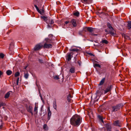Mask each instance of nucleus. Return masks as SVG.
Wrapping results in <instances>:
<instances>
[{"instance_id":"f257e3e1","label":"nucleus","mask_w":131,"mask_h":131,"mask_svg":"<svg viewBox=\"0 0 131 131\" xmlns=\"http://www.w3.org/2000/svg\"><path fill=\"white\" fill-rule=\"evenodd\" d=\"M71 124L75 126H78L81 124L80 116L78 115L73 116L70 119Z\"/></svg>"},{"instance_id":"f03ea898","label":"nucleus","mask_w":131,"mask_h":131,"mask_svg":"<svg viewBox=\"0 0 131 131\" xmlns=\"http://www.w3.org/2000/svg\"><path fill=\"white\" fill-rule=\"evenodd\" d=\"M123 106V104H117L116 105L112 106V112H115L120 110V108Z\"/></svg>"},{"instance_id":"7ed1b4c3","label":"nucleus","mask_w":131,"mask_h":131,"mask_svg":"<svg viewBox=\"0 0 131 131\" xmlns=\"http://www.w3.org/2000/svg\"><path fill=\"white\" fill-rule=\"evenodd\" d=\"M107 26L108 28L110 29V30L109 31L108 34L111 35L112 36H114L116 35L115 33V31L113 28L111 24L109 23H107Z\"/></svg>"},{"instance_id":"20e7f679","label":"nucleus","mask_w":131,"mask_h":131,"mask_svg":"<svg viewBox=\"0 0 131 131\" xmlns=\"http://www.w3.org/2000/svg\"><path fill=\"white\" fill-rule=\"evenodd\" d=\"M113 124L115 126H117L121 127H122L121 122L119 120H116L114 122Z\"/></svg>"},{"instance_id":"39448f33","label":"nucleus","mask_w":131,"mask_h":131,"mask_svg":"<svg viewBox=\"0 0 131 131\" xmlns=\"http://www.w3.org/2000/svg\"><path fill=\"white\" fill-rule=\"evenodd\" d=\"M112 87L113 85H108L106 89L104 90V94H106L108 92H110L111 91Z\"/></svg>"},{"instance_id":"423d86ee","label":"nucleus","mask_w":131,"mask_h":131,"mask_svg":"<svg viewBox=\"0 0 131 131\" xmlns=\"http://www.w3.org/2000/svg\"><path fill=\"white\" fill-rule=\"evenodd\" d=\"M84 30L86 32L87 31L90 32V34H91L94 31V28L90 27H85Z\"/></svg>"},{"instance_id":"0eeeda50","label":"nucleus","mask_w":131,"mask_h":131,"mask_svg":"<svg viewBox=\"0 0 131 131\" xmlns=\"http://www.w3.org/2000/svg\"><path fill=\"white\" fill-rule=\"evenodd\" d=\"M52 45L50 43L48 44L47 43H45L43 46L44 48L49 49L52 48Z\"/></svg>"},{"instance_id":"6e6552de","label":"nucleus","mask_w":131,"mask_h":131,"mask_svg":"<svg viewBox=\"0 0 131 131\" xmlns=\"http://www.w3.org/2000/svg\"><path fill=\"white\" fill-rule=\"evenodd\" d=\"M43 47V46L40 45L39 44L36 45L34 48V51H36L39 50L41 49Z\"/></svg>"},{"instance_id":"1a4fd4ad","label":"nucleus","mask_w":131,"mask_h":131,"mask_svg":"<svg viewBox=\"0 0 131 131\" xmlns=\"http://www.w3.org/2000/svg\"><path fill=\"white\" fill-rule=\"evenodd\" d=\"M26 108L27 111L30 113L32 115L33 114V113L32 112L33 107L31 106H27L26 107Z\"/></svg>"},{"instance_id":"9d476101","label":"nucleus","mask_w":131,"mask_h":131,"mask_svg":"<svg viewBox=\"0 0 131 131\" xmlns=\"http://www.w3.org/2000/svg\"><path fill=\"white\" fill-rule=\"evenodd\" d=\"M105 127L107 131H112V126L109 123H107L105 125Z\"/></svg>"},{"instance_id":"9b49d317","label":"nucleus","mask_w":131,"mask_h":131,"mask_svg":"<svg viewBox=\"0 0 131 131\" xmlns=\"http://www.w3.org/2000/svg\"><path fill=\"white\" fill-rule=\"evenodd\" d=\"M83 3L85 4H89L91 3L93 0H81Z\"/></svg>"},{"instance_id":"f8f14e48","label":"nucleus","mask_w":131,"mask_h":131,"mask_svg":"<svg viewBox=\"0 0 131 131\" xmlns=\"http://www.w3.org/2000/svg\"><path fill=\"white\" fill-rule=\"evenodd\" d=\"M37 11L41 15L44 14L45 10L43 9H36Z\"/></svg>"},{"instance_id":"ddd939ff","label":"nucleus","mask_w":131,"mask_h":131,"mask_svg":"<svg viewBox=\"0 0 131 131\" xmlns=\"http://www.w3.org/2000/svg\"><path fill=\"white\" fill-rule=\"evenodd\" d=\"M70 23L72 24L74 27L77 26V24H76V21L75 19H73L71 20Z\"/></svg>"},{"instance_id":"4468645a","label":"nucleus","mask_w":131,"mask_h":131,"mask_svg":"<svg viewBox=\"0 0 131 131\" xmlns=\"http://www.w3.org/2000/svg\"><path fill=\"white\" fill-rule=\"evenodd\" d=\"M14 41H12V43L10 44L9 50L11 51H12L14 47Z\"/></svg>"},{"instance_id":"2eb2a0df","label":"nucleus","mask_w":131,"mask_h":131,"mask_svg":"<svg viewBox=\"0 0 131 131\" xmlns=\"http://www.w3.org/2000/svg\"><path fill=\"white\" fill-rule=\"evenodd\" d=\"M48 120H49L50 119L51 115V112L50 109L49 107L48 108Z\"/></svg>"},{"instance_id":"dca6fc26","label":"nucleus","mask_w":131,"mask_h":131,"mask_svg":"<svg viewBox=\"0 0 131 131\" xmlns=\"http://www.w3.org/2000/svg\"><path fill=\"white\" fill-rule=\"evenodd\" d=\"M72 53H73L72 52H71L70 53H67V59L68 61H69L71 60V54Z\"/></svg>"},{"instance_id":"f3484780","label":"nucleus","mask_w":131,"mask_h":131,"mask_svg":"<svg viewBox=\"0 0 131 131\" xmlns=\"http://www.w3.org/2000/svg\"><path fill=\"white\" fill-rule=\"evenodd\" d=\"M73 14L74 16L77 17H78L80 15L79 12L77 10L73 12Z\"/></svg>"},{"instance_id":"a211bd4d","label":"nucleus","mask_w":131,"mask_h":131,"mask_svg":"<svg viewBox=\"0 0 131 131\" xmlns=\"http://www.w3.org/2000/svg\"><path fill=\"white\" fill-rule=\"evenodd\" d=\"M12 91H10L7 92L5 95L4 97L5 99H7L8 98L10 94V92H12Z\"/></svg>"},{"instance_id":"6ab92c4d","label":"nucleus","mask_w":131,"mask_h":131,"mask_svg":"<svg viewBox=\"0 0 131 131\" xmlns=\"http://www.w3.org/2000/svg\"><path fill=\"white\" fill-rule=\"evenodd\" d=\"M45 40L46 42V43H51L52 42V40L51 39H49L48 38H46L45 39Z\"/></svg>"},{"instance_id":"aec40b11","label":"nucleus","mask_w":131,"mask_h":131,"mask_svg":"<svg viewBox=\"0 0 131 131\" xmlns=\"http://www.w3.org/2000/svg\"><path fill=\"white\" fill-rule=\"evenodd\" d=\"M69 72H70L71 73H73L75 72V69L74 67H71L69 70Z\"/></svg>"},{"instance_id":"412c9836","label":"nucleus","mask_w":131,"mask_h":131,"mask_svg":"<svg viewBox=\"0 0 131 131\" xmlns=\"http://www.w3.org/2000/svg\"><path fill=\"white\" fill-rule=\"evenodd\" d=\"M105 79V78H102V79L100 81L99 85H102L104 82Z\"/></svg>"},{"instance_id":"4be33fe9","label":"nucleus","mask_w":131,"mask_h":131,"mask_svg":"<svg viewBox=\"0 0 131 131\" xmlns=\"http://www.w3.org/2000/svg\"><path fill=\"white\" fill-rule=\"evenodd\" d=\"M127 28L128 29H130L131 28V21H128Z\"/></svg>"},{"instance_id":"5701e85b","label":"nucleus","mask_w":131,"mask_h":131,"mask_svg":"<svg viewBox=\"0 0 131 131\" xmlns=\"http://www.w3.org/2000/svg\"><path fill=\"white\" fill-rule=\"evenodd\" d=\"M41 18L43 19L46 22L47 20V17L45 16H41Z\"/></svg>"},{"instance_id":"b1692460","label":"nucleus","mask_w":131,"mask_h":131,"mask_svg":"<svg viewBox=\"0 0 131 131\" xmlns=\"http://www.w3.org/2000/svg\"><path fill=\"white\" fill-rule=\"evenodd\" d=\"M97 117L103 123L104 121L103 120L102 117L100 115H97Z\"/></svg>"},{"instance_id":"393cba45","label":"nucleus","mask_w":131,"mask_h":131,"mask_svg":"<svg viewBox=\"0 0 131 131\" xmlns=\"http://www.w3.org/2000/svg\"><path fill=\"white\" fill-rule=\"evenodd\" d=\"M12 73V71L10 70H8L6 72V73L8 75H10Z\"/></svg>"},{"instance_id":"a878e982","label":"nucleus","mask_w":131,"mask_h":131,"mask_svg":"<svg viewBox=\"0 0 131 131\" xmlns=\"http://www.w3.org/2000/svg\"><path fill=\"white\" fill-rule=\"evenodd\" d=\"M53 107L55 109H56L57 105L56 104V100H55L53 102Z\"/></svg>"},{"instance_id":"bb28decb","label":"nucleus","mask_w":131,"mask_h":131,"mask_svg":"<svg viewBox=\"0 0 131 131\" xmlns=\"http://www.w3.org/2000/svg\"><path fill=\"white\" fill-rule=\"evenodd\" d=\"M29 75L28 73H24V77L26 79H27L28 78Z\"/></svg>"},{"instance_id":"cd10ccee","label":"nucleus","mask_w":131,"mask_h":131,"mask_svg":"<svg viewBox=\"0 0 131 131\" xmlns=\"http://www.w3.org/2000/svg\"><path fill=\"white\" fill-rule=\"evenodd\" d=\"M101 43H105L107 44L108 43V42L106 40H104L100 42Z\"/></svg>"},{"instance_id":"c85d7f7f","label":"nucleus","mask_w":131,"mask_h":131,"mask_svg":"<svg viewBox=\"0 0 131 131\" xmlns=\"http://www.w3.org/2000/svg\"><path fill=\"white\" fill-rule=\"evenodd\" d=\"M69 50L70 51H73V52L75 51L76 52H78L79 51V50L78 49H75V48L73 49H69Z\"/></svg>"},{"instance_id":"c756f323","label":"nucleus","mask_w":131,"mask_h":131,"mask_svg":"<svg viewBox=\"0 0 131 131\" xmlns=\"http://www.w3.org/2000/svg\"><path fill=\"white\" fill-rule=\"evenodd\" d=\"M94 67H98L99 68H101V65L95 63L94 64Z\"/></svg>"},{"instance_id":"7c9ffc66","label":"nucleus","mask_w":131,"mask_h":131,"mask_svg":"<svg viewBox=\"0 0 131 131\" xmlns=\"http://www.w3.org/2000/svg\"><path fill=\"white\" fill-rule=\"evenodd\" d=\"M48 127L47 124H45L43 126V128L45 130H47L48 129Z\"/></svg>"},{"instance_id":"2f4dec72","label":"nucleus","mask_w":131,"mask_h":131,"mask_svg":"<svg viewBox=\"0 0 131 131\" xmlns=\"http://www.w3.org/2000/svg\"><path fill=\"white\" fill-rule=\"evenodd\" d=\"M20 75V73L19 72H17L15 74V77L19 76Z\"/></svg>"},{"instance_id":"473e14b6","label":"nucleus","mask_w":131,"mask_h":131,"mask_svg":"<svg viewBox=\"0 0 131 131\" xmlns=\"http://www.w3.org/2000/svg\"><path fill=\"white\" fill-rule=\"evenodd\" d=\"M36 103H35V106L34 109V111L35 112H37V108H38V106H37L36 105Z\"/></svg>"},{"instance_id":"72a5a7b5","label":"nucleus","mask_w":131,"mask_h":131,"mask_svg":"<svg viewBox=\"0 0 131 131\" xmlns=\"http://www.w3.org/2000/svg\"><path fill=\"white\" fill-rule=\"evenodd\" d=\"M5 56V55L3 53H0V57L1 58H3Z\"/></svg>"},{"instance_id":"f704fd0d","label":"nucleus","mask_w":131,"mask_h":131,"mask_svg":"<svg viewBox=\"0 0 131 131\" xmlns=\"http://www.w3.org/2000/svg\"><path fill=\"white\" fill-rule=\"evenodd\" d=\"M53 35H52L50 34L49 35V39H51V40H52L53 39L52 37H53Z\"/></svg>"},{"instance_id":"c9c22d12","label":"nucleus","mask_w":131,"mask_h":131,"mask_svg":"<svg viewBox=\"0 0 131 131\" xmlns=\"http://www.w3.org/2000/svg\"><path fill=\"white\" fill-rule=\"evenodd\" d=\"M83 31H80L79 32V35H80L81 36H83Z\"/></svg>"},{"instance_id":"e433bc0d","label":"nucleus","mask_w":131,"mask_h":131,"mask_svg":"<svg viewBox=\"0 0 131 131\" xmlns=\"http://www.w3.org/2000/svg\"><path fill=\"white\" fill-rule=\"evenodd\" d=\"M53 78L56 80H58L59 79V76L56 75Z\"/></svg>"},{"instance_id":"4c0bfd02","label":"nucleus","mask_w":131,"mask_h":131,"mask_svg":"<svg viewBox=\"0 0 131 131\" xmlns=\"http://www.w3.org/2000/svg\"><path fill=\"white\" fill-rule=\"evenodd\" d=\"M38 60L40 63H43V61L42 59H39Z\"/></svg>"},{"instance_id":"58836bf2","label":"nucleus","mask_w":131,"mask_h":131,"mask_svg":"<svg viewBox=\"0 0 131 131\" xmlns=\"http://www.w3.org/2000/svg\"><path fill=\"white\" fill-rule=\"evenodd\" d=\"M36 85L37 86L38 89L39 91H40V89L41 88L40 86L39 85H38L37 84V83H36Z\"/></svg>"},{"instance_id":"ea45409f","label":"nucleus","mask_w":131,"mask_h":131,"mask_svg":"<svg viewBox=\"0 0 131 131\" xmlns=\"http://www.w3.org/2000/svg\"><path fill=\"white\" fill-rule=\"evenodd\" d=\"M54 23V22L53 21V20H51L50 23L49 24H50L51 25H52Z\"/></svg>"},{"instance_id":"a19ab883","label":"nucleus","mask_w":131,"mask_h":131,"mask_svg":"<svg viewBox=\"0 0 131 131\" xmlns=\"http://www.w3.org/2000/svg\"><path fill=\"white\" fill-rule=\"evenodd\" d=\"M19 78L18 77L17 78L16 81V85H18V83L19 81Z\"/></svg>"},{"instance_id":"79ce46f5","label":"nucleus","mask_w":131,"mask_h":131,"mask_svg":"<svg viewBox=\"0 0 131 131\" xmlns=\"http://www.w3.org/2000/svg\"><path fill=\"white\" fill-rule=\"evenodd\" d=\"M77 63L79 64V66H80L81 64V62L80 61H78Z\"/></svg>"},{"instance_id":"37998d69","label":"nucleus","mask_w":131,"mask_h":131,"mask_svg":"<svg viewBox=\"0 0 131 131\" xmlns=\"http://www.w3.org/2000/svg\"><path fill=\"white\" fill-rule=\"evenodd\" d=\"M74 58L75 59L74 62L76 64L78 62V61H77V58L76 57H75Z\"/></svg>"},{"instance_id":"c03bdc74","label":"nucleus","mask_w":131,"mask_h":131,"mask_svg":"<svg viewBox=\"0 0 131 131\" xmlns=\"http://www.w3.org/2000/svg\"><path fill=\"white\" fill-rule=\"evenodd\" d=\"M89 34L90 35H91L92 36H97V34H94L93 33H92L91 34Z\"/></svg>"},{"instance_id":"a18cd8bd","label":"nucleus","mask_w":131,"mask_h":131,"mask_svg":"<svg viewBox=\"0 0 131 131\" xmlns=\"http://www.w3.org/2000/svg\"><path fill=\"white\" fill-rule=\"evenodd\" d=\"M43 0H37V1L39 3H41L42 2Z\"/></svg>"},{"instance_id":"49530a36","label":"nucleus","mask_w":131,"mask_h":131,"mask_svg":"<svg viewBox=\"0 0 131 131\" xmlns=\"http://www.w3.org/2000/svg\"><path fill=\"white\" fill-rule=\"evenodd\" d=\"M51 25L50 24H49L48 25V28H51Z\"/></svg>"},{"instance_id":"de8ad7c7","label":"nucleus","mask_w":131,"mask_h":131,"mask_svg":"<svg viewBox=\"0 0 131 131\" xmlns=\"http://www.w3.org/2000/svg\"><path fill=\"white\" fill-rule=\"evenodd\" d=\"M72 96L70 94H69L68 95L67 98H72Z\"/></svg>"},{"instance_id":"09e8293b","label":"nucleus","mask_w":131,"mask_h":131,"mask_svg":"<svg viewBox=\"0 0 131 131\" xmlns=\"http://www.w3.org/2000/svg\"><path fill=\"white\" fill-rule=\"evenodd\" d=\"M11 31V30H9L8 32H7V34H8H8Z\"/></svg>"},{"instance_id":"8fccbe9b","label":"nucleus","mask_w":131,"mask_h":131,"mask_svg":"<svg viewBox=\"0 0 131 131\" xmlns=\"http://www.w3.org/2000/svg\"><path fill=\"white\" fill-rule=\"evenodd\" d=\"M69 23V21H65V24H67Z\"/></svg>"},{"instance_id":"3c124183","label":"nucleus","mask_w":131,"mask_h":131,"mask_svg":"<svg viewBox=\"0 0 131 131\" xmlns=\"http://www.w3.org/2000/svg\"><path fill=\"white\" fill-rule=\"evenodd\" d=\"M67 99H68V102H70L71 101V99H70L69 98H67Z\"/></svg>"},{"instance_id":"603ef678","label":"nucleus","mask_w":131,"mask_h":131,"mask_svg":"<svg viewBox=\"0 0 131 131\" xmlns=\"http://www.w3.org/2000/svg\"><path fill=\"white\" fill-rule=\"evenodd\" d=\"M3 74V73L1 71H0V77H1V75Z\"/></svg>"},{"instance_id":"864d4df0","label":"nucleus","mask_w":131,"mask_h":131,"mask_svg":"<svg viewBox=\"0 0 131 131\" xmlns=\"http://www.w3.org/2000/svg\"><path fill=\"white\" fill-rule=\"evenodd\" d=\"M3 127V125H0V129H2Z\"/></svg>"},{"instance_id":"5fc2aeb1","label":"nucleus","mask_w":131,"mask_h":131,"mask_svg":"<svg viewBox=\"0 0 131 131\" xmlns=\"http://www.w3.org/2000/svg\"><path fill=\"white\" fill-rule=\"evenodd\" d=\"M39 96L41 97V96H41V93H40V91H39Z\"/></svg>"},{"instance_id":"6e6d98bb","label":"nucleus","mask_w":131,"mask_h":131,"mask_svg":"<svg viewBox=\"0 0 131 131\" xmlns=\"http://www.w3.org/2000/svg\"><path fill=\"white\" fill-rule=\"evenodd\" d=\"M122 36H124V37H125V35L123 33V34H122Z\"/></svg>"},{"instance_id":"4d7b16f0","label":"nucleus","mask_w":131,"mask_h":131,"mask_svg":"<svg viewBox=\"0 0 131 131\" xmlns=\"http://www.w3.org/2000/svg\"><path fill=\"white\" fill-rule=\"evenodd\" d=\"M35 6L36 8H38V7H37V6L36 5H35Z\"/></svg>"},{"instance_id":"13d9d810","label":"nucleus","mask_w":131,"mask_h":131,"mask_svg":"<svg viewBox=\"0 0 131 131\" xmlns=\"http://www.w3.org/2000/svg\"><path fill=\"white\" fill-rule=\"evenodd\" d=\"M29 12H30V10H29H29H27V13H28V14H29V12H29Z\"/></svg>"},{"instance_id":"bf43d9fd","label":"nucleus","mask_w":131,"mask_h":131,"mask_svg":"<svg viewBox=\"0 0 131 131\" xmlns=\"http://www.w3.org/2000/svg\"><path fill=\"white\" fill-rule=\"evenodd\" d=\"M105 32H108L107 30V29H106L105 30Z\"/></svg>"},{"instance_id":"052dcab7","label":"nucleus","mask_w":131,"mask_h":131,"mask_svg":"<svg viewBox=\"0 0 131 131\" xmlns=\"http://www.w3.org/2000/svg\"><path fill=\"white\" fill-rule=\"evenodd\" d=\"M40 97L41 100H43V98H42V96H41V97Z\"/></svg>"},{"instance_id":"680f3d73","label":"nucleus","mask_w":131,"mask_h":131,"mask_svg":"<svg viewBox=\"0 0 131 131\" xmlns=\"http://www.w3.org/2000/svg\"><path fill=\"white\" fill-rule=\"evenodd\" d=\"M41 101H42L43 103H45V102L44 101V100H43Z\"/></svg>"},{"instance_id":"e2e57ef3","label":"nucleus","mask_w":131,"mask_h":131,"mask_svg":"<svg viewBox=\"0 0 131 131\" xmlns=\"http://www.w3.org/2000/svg\"><path fill=\"white\" fill-rule=\"evenodd\" d=\"M57 4H59L60 3L59 2H57Z\"/></svg>"},{"instance_id":"0e129e2a","label":"nucleus","mask_w":131,"mask_h":131,"mask_svg":"<svg viewBox=\"0 0 131 131\" xmlns=\"http://www.w3.org/2000/svg\"><path fill=\"white\" fill-rule=\"evenodd\" d=\"M4 9H1V11H2L3 10H4Z\"/></svg>"},{"instance_id":"69168bd1","label":"nucleus","mask_w":131,"mask_h":131,"mask_svg":"<svg viewBox=\"0 0 131 131\" xmlns=\"http://www.w3.org/2000/svg\"><path fill=\"white\" fill-rule=\"evenodd\" d=\"M106 9H105V8H104V9H103V10H104V11H106Z\"/></svg>"},{"instance_id":"338daca9","label":"nucleus","mask_w":131,"mask_h":131,"mask_svg":"<svg viewBox=\"0 0 131 131\" xmlns=\"http://www.w3.org/2000/svg\"><path fill=\"white\" fill-rule=\"evenodd\" d=\"M102 45L101 44H99L98 45L99 46H101Z\"/></svg>"},{"instance_id":"774afa93","label":"nucleus","mask_w":131,"mask_h":131,"mask_svg":"<svg viewBox=\"0 0 131 131\" xmlns=\"http://www.w3.org/2000/svg\"><path fill=\"white\" fill-rule=\"evenodd\" d=\"M90 54H91V55H93V54H92V53H90Z\"/></svg>"}]
</instances>
